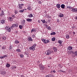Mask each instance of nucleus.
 <instances>
[{
	"label": "nucleus",
	"mask_w": 77,
	"mask_h": 77,
	"mask_svg": "<svg viewBox=\"0 0 77 77\" xmlns=\"http://www.w3.org/2000/svg\"><path fill=\"white\" fill-rule=\"evenodd\" d=\"M36 44H35L31 47H30L29 48V49L30 50H32L33 51H34L35 50V47H36Z\"/></svg>",
	"instance_id": "f257e3e1"
},
{
	"label": "nucleus",
	"mask_w": 77,
	"mask_h": 77,
	"mask_svg": "<svg viewBox=\"0 0 77 77\" xmlns=\"http://www.w3.org/2000/svg\"><path fill=\"white\" fill-rule=\"evenodd\" d=\"M45 53L46 54V55H50L51 53V52L50 50H48L46 51H45Z\"/></svg>",
	"instance_id": "f03ea898"
},
{
	"label": "nucleus",
	"mask_w": 77,
	"mask_h": 77,
	"mask_svg": "<svg viewBox=\"0 0 77 77\" xmlns=\"http://www.w3.org/2000/svg\"><path fill=\"white\" fill-rule=\"evenodd\" d=\"M18 26V24H13L12 25L11 27V29H12V28H14V27H17Z\"/></svg>",
	"instance_id": "7ed1b4c3"
},
{
	"label": "nucleus",
	"mask_w": 77,
	"mask_h": 77,
	"mask_svg": "<svg viewBox=\"0 0 77 77\" xmlns=\"http://www.w3.org/2000/svg\"><path fill=\"white\" fill-rule=\"evenodd\" d=\"M71 11L72 12H77V8H72V9L71 10Z\"/></svg>",
	"instance_id": "20e7f679"
},
{
	"label": "nucleus",
	"mask_w": 77,
	"mask_h": 77,
	"mask_svg": "<svg viewBox=\"0 0 77 77\" xmlns=\"http://www.w3.org/2000/svg\"><path fill=\"white\" fill-rule=\"evenodd\" d=\"M43 42L45 44H47V43H49L50 42V41L49 40L44 39Z\"/></svg>",
	"instance_id": "39448f33"
},
{
	"label": "nucleus",
	"mask_w": 77,
	"mask_h": 77,
	"mask_svg": "<svg viewBox=\"0 0 77 77\" xmlns=\"http://www.w3.org/2000/svg\"><path fill=\"white\" fill-rule=\"evenodd\" d=\"M27 40L28 41H33V39H32V37L29 36L28 37V38H27Z\"/></svg>",
	"instance_id": "423d86ee"
},
{
	"label": "nucleus",
	"mask_w": 77,
	"mask_h": 77,
	"mask_svg": "<svg viewBox=\"0 0 77 77\" xmlns=\"http://www.w3.org/2000/svg\"><path fill=\"white\" fill-rule=\"evenodd\" d=\"M26 20L28 22H31L32 21V19L28 18L26 19Z\"/></svg>",
	"instance_id": "0eeeda50"
},
{
	"label": "nucleus",
	"mask_w": 77,
	"mask_h": 77,
	"mask_svg": "<svg viewBox=\"0 0 77 77\" xmlns=\"http://www.w3.org/2000/svg\"><path fill=\"white\" fill-rule=\"evenodd\" d=\"M27 17L29 18H32V17H33V14H30V15H28Z\"/></svg>",
	"instance_id": "6e6552de"
},
{
	"label": "nucleus",
	"mask_w": 77,
	"mask_h": 77,
	"mask_svg": "<svg viewBox=\"0 0 77 77\" xmlns=\"http://www.w3.org/2000/svg\"><path fill=\"white\" fill-rule=\"evenodd\" d=\"M40 69L41 70H43V69H44V66H41L39 67Z\"/></svg>",
	"instance_id": "1a4fd4ad"
},
{
	"label": "nucleus",
	"mask_w": 77,
	"mask_h": 77,
	"mask_svg": "<svg viewBox=\"0 0 77 77\" xmlns=\"http://www.w3.org/2000/svg\"><path fill=\"white\" fill-rule=\"evenodd\" d=\"M8 19L10 21H12L13 20V19L11 17H8Z\"/></svg>",
	"instance_id": "9d476101"
},
{
	"label": "nucleus",
	"mask_w": 77,
	"mask_h": 77,
	"mask_svg": "<svg viewBox=\"0 0 77 77\" xmlns=\"http://www.w3.org/2000/svg\"><path fill=\"white\" fill-rule=\"evenodd\" d=\"M65 7V5L64 4H62L61 5V7L62 9H64Z\"/></svg>",
	"instance_id": "9b49d317"
},
{
	"label": "nucleus",
	"mask_w": 77,
	"mask_h": 77,
	"mask_svg": "<svg viewBox=\"0 0 77 77\" xmlns=\"http://www.w3.org/2000/svg\"><path fill=\"white\" fill-rule=\"evenodd\" d=\"M46 27L47 29H48V30H51V27H50V26H48V25H46Z\"/></svg>",
	"instance_id": "f8f14e48"
},
{
	"label": "nucleus",
	"mask_w": 77,
	"mask_h": 77,
	"mask_svg": "<svg viewBox=\"0 0 77 77\" xmlns=\"http://www.w3.org/2000/svg\"><path fill=\"white\" fill-rule=\"evenodd\" d=\"M19 8L20 9H22V8H23V7L21 5V4H19Z\"/></svg>",
	"instance_id": "ddd939ff"
},
{
	"label": "nucleus",
	"mask_w": 77,
	"mask_h": 77,
	"mask_svg": "<svg viewBox=\"0 0 77 77\" xmlns=\"http://www.w3.org/2000/svg\"><path fill=\"white\" fill-rule=\"evenodd\" d=\"M4 15H5V14H4L3 11H2V14H0V15L2 17Z\"/></svg>",
	"instance_id": "4468645a"
},
{
	"label": "nucleus",
	"mask_w": 77,
	"mask_h": 77,
	"mask_svg": "<svg viewBox=\"0 0 77 77\" xmlns=\"http://www.w3.org/2000/svg\"><path fill=\"white\" fill-rule=\"evenodd\" d=\"M68 53H69V54H72V53H74V51L72 50L70 51H68Z\"/></svg>",
	"instance_id": "2eb2a0df"
},
{
	"label": "nucleus",
	"mask_w": 77,
	"mask_h": 77,
	"mask_svg": "<svg viewBox=\"0 0 77 77\" xmlns=\"http://www.w3.org/2000/svg\"><path fill=\"white\" fill-rule=\"evenodd\" d=\"M72 49V46H69L68 48V50H71Z\"/></svg>",
	"instance_id": "dca6fc26"
},
{
	"label": "nucleus",
	"mask_w": 77,
	"mask_h": 77,
	"mask_svg": "<svg viewBox=\"0 0 77 77\" xmlns=\"http://www.w3.org/2000/svg\"><path fill=\"white\" fill-rule=\"evenodd\" d=\"M15 44H19L20 43V42L18 40H16L15 41Z\"/></svg>",
	"instance_id": "f3484780"
},
{
	"label": "nucleus",
	"mask_w": 77,
	"mask_h": 77,
	"mask_svg": "<svg viewBox=\"0 0 77 77\" xmlns=\"http://www.w3.org/2000/svg\"><path fill=\"white\" fill-rule=\"evenodd\" d=\"M1 23H2V24H4L5 23V20H2L1 21Z\"/></svg>",
	"instance_id": "a211bd4d"
},
{
	"label": "nucleus",
	"mask_w": 77,
	"mask_h": 77,
	"mask_svg": "<svg viewBox=\"0 0 77 77\" xmlns=\"http://www.w3.org/2000/svg\"><path fill=\"white\" fill-rule=\"evenodd\" d=\"M54 50V51H57V48H56V47H54L53 48Z\"/></svg>",
	"instance_id": "6ab92c4d"
},
{
	"label": "nucleus",
	"mask_w": 77,
	"mask_h": 77,
	"mask_svg": "<svg viewBox=\"0 0 77 77\" xmlns=\"http://www.w3.org/2000/svg\"><path fill=\"white\" fill-rule=\"evenodd\" d=\"M6 72L5 71H2V72L1 74H3V75H4V74H6Z\"/></svg>",
	"instance_id": "aec40b11"
},
{
	"label": "nucleus",
	"mask_w": 77,
	"mask_h": 77,
	"mask_svg": "<svg viewBox=\"0 0 77 77\" xmlns=\"http://www.w3.org/2000/svg\"><path fill=\"white\" fill-rule=\"evenodd\" d=\"M59 17H63V14L62 13H60L59 14Z\"/></svg>",
	"instance_id": "412c9836"
},
{
	"label": "nucleus",
	"mask_w": 77,
	"mask_h": 77,
	"mask_svg": "<svg viewBox=\"0 0 77 77\" xmlns=\"http://www.w3.org/2000/svg\"><path fill=\"white\" fill-rule=\"evenodd\" d=\"M57 8H60V5L58 4L57 5Z\"/></svg>",
	"instance_id": "4be33fe9"
},
{
	"label": "nucleus",
	"mask_w": 77,
	"mask_h": 77,
	"mask_svg": "<svg viewBox=\"0 0 77 77\" xmlns=\"http://www.w3.org/2000/svg\"><path fill=\"white\" fill-rule=\"evenodd\" d=\"M55 34L56 32H52L50 34L51 35H54Z\"/></svg>",
	"instance_id": "5701e85b"
},
{
	"label": "nucleus",
	"mask_w": 77,
	"mask_h": 77,
	"mask_svg": "<svg viewBox=\"0 0 77 77\" xmlns=\"http://www.w3.org/2000/svg\"><path fill=\"white\" fill-rule=\"evenodd\" d=\"M58 42L59 44H61L62 42H63V41H61V40H59L58 41Z\"/></svg>",
	"instance_id": "b1692460"
},
{
	"label": "nucleus",
	"mask_w": 77,
	"mask_h": 77,
	"mask_svg": "<svg viewBox=\"0 0 77 77\" xmlns=\"http://www.w3.org/2000/svg\"><path fill=\"white\" fill-rule=\"evenodd\" d=\"M66 39H69V35H66Z\"/></svg>",
	"instance_id": "393cba45"
},
{
	"label": "nucleus",
	"mask_w": 77,
	"mask_h": 77,
	"mask_svg": "<svg viewBox=\"0 0 77 77\" xmlns=\"http://www.w3.org/2000/svg\"><path fill=\"white\" fill-rule=\"evenodd\" d=\"M9 49H10V51H12V45H10Z\"/></svg>",
	"instance_id": "a878e982"
},
{
	"label": "nucleus",
	"mask_w": 77,
	"mask_h": 77,
	"mask_svg": "<svg viewBox=\"0 0 77 77\" xmlns=\"http://www.w3.org/2000/svg\"><path fill=\"white\" fill-rule=\"evenodd\" d=\"M51 40L52 41H54L56 40V38L55 37H53L52 38Z\"/></svg>",
	"instance_id": "bb28decb"
},
{
	"label": "nucleus",
	"mask_w": 77,
	"mask_h": 77,
	"mask_svg": "<svg viewBox=\"0 0 77 77\" xmlns=\"http://www.w3.org/2000/svg\"><path fill=\"white\" fill-rule=\"evenodd\" d=\"M24 9H23L22 10H20L19 11V12H20V13H23V12H24Z\"/></svg>",
	"instance_id": "cd10ccee"
},
{
	"label": "nucleus",
	"mask_w": 77,
	"mask_h": 77,
	"mask_svg": "<svg viewBox=\"0 0 77 77\" xmlns=\"http://www.w3.org/2000/svg\"><path fill=\"white\" fill-rule=\"evenodd\" d=\"M6 67H7L8 68L9 67H10V64H8V63H7V64L6 65Z\"/></svg>",
	"instance_id": "c85d7f7f"
},
{
	"label": "nucleus",
	"mask_w": 77,
	"mask_h": 77,
	"mask_svg": "<svg viewBox=\"0 0 77 77\" xmlns=\"http://www.w3.org/2000/svg\"><path fill=\"white\" fill-rule=\"evenodd\" d=\"M46 77H52V75L51 74L47 75L46 76Z\"/></svg>",
	"instance_id": "c756f323"
},
{
	"label": "nucleus",
	"mask_w": 77,
	"mask_h": 77,
	"mask_svg": "<svg viewBox=\"0 0 77 77\" xmlns=\"http://www.w3.org/2000/svg\"><path fill=\"white\" fill-rule=\"evenodd\" d=\"M41 21H42V23H43V24H44V23H45L46 22L45 20L44 19L43 20H42Z\"/></svg>",
	"instance_id": "7c9ffc66"
},
{
	"label": "nucleus",
	"mask_w": 77,
	"mask_h": 77,
	"mask_svg": "<svg viewBox=\"0 0 77 77\" xmlns=\"http://www.w3.org/2000/svg\"><path fill=\"white\" fill-rule=\"evenodd\" d=\"M18 52H21V50L20 49H17L16 50Z\"/></svg>",
	"instance_id": "2f4dec72"
},
{
	"label": "nucleus",
	"mask_w": 77,
	"mask_h": 77,
	"mask_svg": "<svg viewBox=\"0 0 77 77\" xmlns=\"http://www.w3.org/2000/svg\"><path fill=\"white\" fill-rule=\"evenodd\" d=\"M2 39H3L4 40H6V37L5 36H4L2 38Z\"/></svg>",
	"instance_id": "473e14b6"
},
{
	"label": "nucleus",
	"mask_w": 77,
	"mask_h": 77,
	"mask_svg": "<svg viewBox=\"0 0 77 77\" xmlns=\"http://www.w3.org/2000/svg\"><path fill=\"white\" fill-rule=\"evenodd\" d=\"M20 56L21 58H23L24 57V55L23 54H21L20 55Z\"/></svg>",
	"instance_id": "72a5a7b5"
},
{
	"label": "nucleus",
	"mask_w": 77,
	"mask_h": 77,
	"mask_svg": "<svg viewBox=\"0 0 77 77\" xmlns=\"http://www.w3.org/2000/svg\"><path fill=\"white\" fill-rule=\"evenodd\" d=\"M2 49H3V50H5L6 49V47L5 46H3L2 47Z\"/></svg>",
	"instance_id": "f704fd0d"
},
{
	"label": "nucleus",
	"mask_w": 77,
	"mask_h": 77,
	"mask_svg": "<svg viewBox=\"0 0 77 77\" xmlns=\"http://www.w3.org/2000/svg\"><path fill=\"white\" fill-rule=\"evenodd\" d=\"M7 30L9 32H11V28H8V29Z\"/></svg>",
	"instance_id": "c9c22d12"
},
{
	"label": "nucleus",
	"mask_w": 77,
	"mask_h": 77,
	"mask_svg": "<svg viewBox=\"0 0 77 77\" xmlns=\"http://www.w3.org/2000/svg\"><path fill=\"white\" fill-rule=\"evenodd\" d=\"M67 8H69V9H72V8L70 6L67 7Z\"/></svg>",
	"instance_id": "e433bc0d"
},
{
	"label": "nucleus",
	"mask_w": 77,
	"mask_h": 77,
	"mask_svg": "<svg viewBox=\"0 0 77 77\" xmlns=\"http://www.w3.org/2000/svg\"><path fill=\"white\" fill-rule=\"evenodd\" d=\"M19 27L20 29H22L23 27V26L21 25H19Z\"/></svg>",
	"instance_id": "4c0bfd02"
},
{
	"label": "nucleus",
	"mask_w": 77,
	"mask_h": 77,
	"mask_svg": "<svg viewBox=\"0 0 77 77\" xmlns=\"http://www.w3.org/2000/svg\"><path fill=\"white\" fill-rule=\"evenodd\" d=\"M27 9L28 10H29V11L32 10L31 8L29 7L27 8Z\"/></svg>",
	"instance_id": "58836bf2"
},
{
	"label": "nucleus",
	"mask_w": 77,
	"mask_h": 77,
	"mask_svg": "<svg viewBox=\"0 0 77 77\" xmlns=\"http://www.w3.org/2000/svg\"><path fill=\"white\" fill-rule=\"evenodd\" d=\"M75 56H77V51L75 52Z\"/></svg>",
	"instance_id": "ea45409f"
},
{
	"label": "nucleus",
	"mask_w": 77,
	"mask_h": 77,
	"mask_svg": "<svg viewBox=\"0 0 77 77\" xmlns=\"http://www.w3.org/2000/svg\"><path fill=\"white\" fill-rule=\"evenodd\" d=\"M18 11H14V13H15V14H18Z\"/></svg>",
	"instance_id": "a19ab883"
},
{
	"label": "nucleus",
	"mask_w": 77,
	"mask_h": 77,
	"mask_svg": "<svg viewBox=\"0 0 77 77\" xmlns=\"http://www.w3.org/2000/svg\"><path fill=\"white\" fill-rule=\"evenodd\" d=\"M3 56V58L4 59V58H5V57H7V55H5Z\"/></svg>",
	"instance_id": "79ce46f5"
},
{
	"label": "nucleus",
	"mask_w": 77,
	"mask_h": 77,
	"mask_svg": "<svg viewBox=\"0 0 77 77\" xmlns=\"http://www.w3.org/2000/svg\"><path fill=\"white\" fill-rule=\"evenodd\" d=\"M0 59H3V56H0Z\"/></svg>",
	"instance_id": "37998d69"
},
{
	"label": "nucleus",
	"mask_w": 77,
	"mask_h": 77,
	"mask_svg": "<svg viewBox=\"0 0 77 77\" xmlns=\"http://www.w3.org/2000/svg\"><path fill=\"white\" fill-rule=\"evenodd\" d=\"M32 30L34 32L36 31V29H32Z\"/></svg>",
	"instance_id": "c03bdc74"
},
{
	"label": "nucleus",
	"mask_w": 77,
	"mask_h": 77,
	"mask_svg": "<svg viewBox=\"0 0 77 77\" xmlns=\"http://www.w3.org/2000/svg\"><path fill=\"white\" fill-rule=\"evenodd\" d=\"M57 22L58 23L60 21L59 20V19H57Z\"/></svg>",
	"instance_id": "a18cd8bd"
},
{
	"label": "nucleus",
	"mask_w": 77,
	"mask_h": 77,
	"mask_svg": "<svg viewBox=\"0 0 77 77\" xmlns=\"http://www.w3.org/2000/svg\"><path fill=\"white\" fill-rule=\"evenodd\" d=\"M8 28H9V27L6 26L5 27V29H6V30H8Z\"/></svg>",
	"instance_id": "49530a36"
},
{
	"label": "nucleus",
	"mask_w": 77,
	"mask_h": 77,
	"mask_svg": "<svg viewBox=\"0 0 77 77\" xmlns=\"http://www.w3.org/2000/svg\"><path fill=\"white\" fill-rule=\"evenodd\" d=\"M12 17L13 18H15V15H14L13 14L12 15Z\"/></svg>",
	"instance_id": "de8ad7c7"
},
{
	"label": "nucleus",
	"mask_w": 77,
	"mask_h": 77,
	"mask_svg": "<svg viewBox=\"0 0 77 77\" xmlns=\"http://www.w3.org/2000/svg\"><path fill=\"white\" fill-rule=\"evenodd\" d=\"M59 72H63V71L62 70H59Z\"/></svg>",
	"instance_id": "09e8293b"
},
{
	"label": "nucleus",
	"mask_w": 77,
	"mask_h": 77,
	"mask_svg": "<svg viewBox=\"0 0 77 77\" xmlns=\"http://www.w3.org/2000/svg\"><path fill=\"white\" fill-rule=\"evenodd\" d=\"M32 38H35V35H32Z\"/></svg>",
	"instance_id": "8fccbe9b"
},
{
	"label": "nucleus",
	"mask_w": 77,
	"mask_h": 77,
	"mask_svg": "<svg viewBox=\"0 0 77 77\" xmlns=\"http://www.w3.org/2000/svg\"><path fill=\"white\" fill-rule=\"evenodd\" d=\"M53 72H54V73H55V72H56V71L55 70H54L53 71Z\"/></svg>",
	"instance_id": "3c124183"
},
{
	"label": "nucleus",
	"mask_w": 77,
	"mask_h": 77,
	"mask_svg": "<svg viewBox=\"0 0 77 77\" xmlns=\"http://www.w3.org/2000/svg\"><path fill=\"white\" fill-rule=\"evenodd\" d=\"M73 34H74V35H75V32H73V33H72Z\"/></svg>",
	"instance_id": "603ef678"
},
{
	"label": "nucleus",
	"mask_w": 77,
	"mask_h": 77,
	"mask_svg": "<svg viewBox=\"0 0 77 77\" xmlns=\"http://www.w3.org/2000/svg\"><path fill=\"white\" fill-rule=\"evenodd\" d=\"M48 22H49V23H50V20L49 19H48Z\"/></svg>",
	"instance_id": "864d4df0"
},
{
	"label": "nucleus",
	"mask_w": 77,
	"mask_h": 77,
	"mask_svg": "<svg viewBox=\"0 0 77 77\" xmlns=\"http://www.w3.org/2000/svg\"><path fill=\"white\" fill-rule=\"evenodd\" d=\"M75 19L76 20H77V16L75 17Z\"/></svg>",
	"instance_id": "5fc2aeb1"
},
{
	"label": "nucleus",
	"mask_w": 77,
	"mask_h": 77,
	"mask_svg": "<svg viewBox=\"0 0 77 77\" xmlns=\"http://www.w3.org/2000/svg\"><path fill=\"white\" fill-rule=\"evenodd\" d=\"M73 73H74L73 72H72V73H71L72 75H73Z\"/></svg>",
	"instance_id": "6e6d98bb"
},
{
	"label": "nucleus",
	"mask_w": 77,
	"mask_h": 77,
	"mask_svg": "<svg viewBox=\"0 0 77 77\" xmlns=\"http://www.w3.org/2000/svg\"><path fill=\"white\" fill-rule=\"evenodd\" d=\"M38 23H40V20H38Z\"/></svg>",
	"instance_id": "4d7b16f0"
},
{
	"label": "nucleus",
	"mask_w": 77,
	"mask_h": 77,
	"mask_svg": "<svg viewBox=\"0 0 77 77\" xmlns=\"http://www.w3.org/2000/svg\"><path fill=\"white\" fill-rule=\"evenodd\" d=\"M33 30L32 29V30H31V33H32L33 32Z\"/></svg>",
	"instance_id": "13d9d810"
},
{
	"label": "nucleus",
	"mask_w": 77,
	"mask_h": 77,
	"mask_svg": "<svg viewBox=\"0 0 77 77\" xmlns=\"http://www.w3.org/2000/svg\"><path fill=\"white\" fill-rule=\"evenodd\" d=\"M21 6H24V4H21Z\"/></svg>",
	"instance_id": "bf43d9fd"
},
{
	"label": "nucleus",
	"mask_w": 77,
	"mask_h": 77,
	"mask_svg": "<svg viewBox=\"0 0 77 77\" xmlns=\"http://www.w3.org/2000/svg\"><path fill=\"white\" fill-rule=\"evenodd\" d=\"M49 59H51V57H49Z\"/></svg>",
	"instance_id": "052dcab7"
},
{
	"label": "nucleus",
	"mask_w": 77,
	"mask_h": 77,
	"mask_svg": "<svg viewBox=\"0 0 77 77\" xmlns=\"http://www.w3.org/2000/svg\"><path fill=\"white\" fill-rule=\"evenodd\" d=\"M37 63H39V62H40V61H38L37 62Z\"/></svg>",
	"instance_id": "680f3d73"
},
{
	"label": "nucleus",
	"mask_w": 77,
	"mask_h": 77,
	"mask_svg": "<svg viewBox=\"0 0 77 77\" xmlns=\"http://www.w3.org/2000/svg\"><path fill=\"white\" fill-rule=\"evenodd\" d=\"M44 39H42V41H44Z\"/></svg>",
	"instance_id": "e2e57ef3"
},
{
	"label": "nucleus",
	"mask_w": 77,
	"mask_h": 77,
	"mask_svg": "<svg viewBox=\"0 0 77 77\" xmlns=\"http://www.w3.org/2000/svg\"><path fill=\"white\" fill-rule=\"evenodd\" d=\"M39 2L40 3H41V2L39 1Z\"/></svg>",
	"instance_id": "0e129e2a"
},
{
	"label": "nucleus",
	"mask_w": 77,
	"mask_h": 77,
	"mask_svg": "<svg viewBox=\"0 0 77 77\" xmlns=\"http://www.w3.org/2000/svg\"><path fill=\"white\" fill-rule=\"evenodd\" d=\"M20 1H24V0H20Z\"/></svg>",
	"instance_id": "69168bd1"
},
{
	"label": "nucleus",
	"mask_w": 77,
	"mask_h": 77,
	"mask_svg": "<svg viewBox=\"0 0 77 77\" xmlns=\"http://www.w3.org/2000/svg\"><path fill=\"white\" fill-rule=\"evenodd\" d=\"M14 68H16V67L14 66Z\"/></svg>",
	"instance_id": "338daca9"
},
{
	"label": "nucleus",
	"mask_w": 77,
	"mask_h": 77,
	"mask_svg": "<svg viewBox=\"0 0 77 77\" xmlns=\"http://www.w3.org/2000/svg\"><path fill=\"white\" fill-rule=\"evenodd\" d=\"M76 43H77V40H76Z\"/></svg>",
	"instance_id": "774afa93"
}]
</instances>
